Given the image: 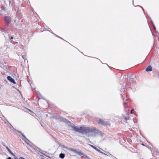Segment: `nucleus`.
Returning <instances> with one entry per match:
<instances>
[{
    "label": "nucleus",
    "instance_id": "obj_1",
    "mask_svg": "<svg viewBox=\"0 0 159 159\" xmlns=\"http://www.w3.org/2000/svg\"><path fill=\"white\" fill-rule=\"evenodd\" d=\"M71 127L74 131L85 134L88 137L91 136L93 133L95 132L96 130V129L94 128L90 129L88 127H79L73 124L71 125Z\"/></svg>",
    "mask_w": 159,
    "mask_h": 159
},
{
    "label": "nucleus",
    "instance_id": "obj_2",
    "mask_svg": "<svg viewBox=\"0 0 159 159\" xmlns=\"http://www.w3.org/2000/svg\"><path fill=\"white\" fill-rule=\"evenodd\" d=\"M68 150L70 151H71L74 152L80 155H84V153L78 149H74L72 148H69Z\"/></svg>",
    "mask_w": 159,
    "mask_h": 159
},
{
    "label": "nucleus",
    "instance_id": "obj_3",
    "mask_svg": "<svg viewBox=\"0 0 159 159\" xmlns=\"http://www.w3.org/2000/svg\"><path fill=\"white\" fill-rule=\"evenodd\" d=\"M7 79L8 80H9L11 82L13 83L14 84H16V83L15 82L14 80L11 77L8 76L7 77Z\"/></svg>",
    "mask_w": 159,
    "mask_h": 159
},
{
    "label": "nucleus",
    "instance_id": "obj_4",
    "mask_svg": "<svg viewBox=\"0 0 159 159\" xmlns=\"http://www.w3.org/2000/svg\"><path fill=\"white\" fill-rule=\"evenodd\" d=\"M98 123L101 125H105L106 124V123L102 119H99Z\"/></svg>",
    "mask_w": 159,
    "mask_h": 159
},
{
    "label": "nucleus",
    "instance_id": "obj_5",
    "mask_svg": "<svg viewBox=\"0 0 159 159\" xmlns=\"http://www.w3.org/2000/svg\"><path fill=\"white\" fill-rule=\"evenodd\" d=\"M4 18L6 22L8 24H9L11 21L10 17L7 16H5L4 17Z\"/></svg>",
    "mask_w": 159,
    "mask_h": 159
},
{
    "label": "nucleus",
    "instance_id": "obj_6",
    "mask_svg": "<svg viewBox=\"0 0 159 159\" xmlns=\"http://www.w3.org/2000/svg\"><path fill=\"white\" fill-rule=\"evenodd\" d=\"M91 146L93 148H94V149H95V150H96L98 152H101V153H102V154H103L105 155H106V154L104 153H103L102 152H101L100 151V150L99 149H98V148H97L95 147L92 145H91Z\"/></svg>",
    "mask_w": 159,
    "mask_h": 159
},
{
    "label": "nucleus",
    "instance_id": "obj_7",
    "mask_svg": "<svg viewBox=\"0 0 159 159\" xmlns=\"http://www.w3.org/2000/svg\"><path fill=\"white\" fill-rule=\"evenodd\" d=\"M152 70V66H149L147 67V68L146 69V71L147 72L150 71Z\"/></svg>",
    "mask_w": 159,
    "mask_h": 159
},
{
    "label": "nucleus",
    "instance_id": "obj_8",
    "mask_svg": "<svg viewBox=\"0 0 159 159\" xmlns=\"http://www.w3.org/2000/svg\"><path fill=\"white\" fill-rule=\"evenodd\" d=\"M7 150L12 155L14 156L15 157V156L13 154V153L8 148L7 146H5Z\"/></svg>",
    "mask_w": 159,
    "mask_h": 159
},
{
    "label": "nucleus",
    "instance_id": "obj_9",
    "mask_svg": "<svg viewBox=\"0 0 159 159\" xmlns=\"http://www.w3.org/2000/svg\"><path fill=\"white\" fill-rule=\"evenodd\" d=\"M59 118L61 120L63 121L64 122H67L68 121L67 120H66V119L63 118L62 117H59Z\"/></svg>",
    "mask_w": 159,
    "mask_h": 159
},
{
    "label": "nucleus",
    "instance_id": "obj_10",
    "mask_svg": "<svg viewBox=\"0 0 159 159\" xmlns=\"http://www.w3.org/2000/svg\"><path fill=\"white\" fill-rule=\"evenodd\" d=\"M129 81L131 82H133V75H132L130 76L129 77Z\"/></svg>",
    "mask_w": 159,
    "mask_h": 159
},
{
    "label": "nucleus",
    "instance_id": "obj_11",
    "mask_svg": "<svg viewBox=\"0 0 159 159\" xmlns=\"http://www.w3.org/2000/svg\"><path fill=\"white\" fill-rule=\"evenodd\" d=\"M65 157V154L63 153H61L59 155V157L62 159L63 158Z\"/></svg>",
    "mask_w": 159,
    "mask_h": 159
},
{
    "label": "nucleus",
    "instance_id": "obj_12",
    "mask_svg": "<svg viewBox=\"0 0 159 159\" xmlns=\"http://www.w3.org/2000/svg\"><path fill=\"white\" fill-rule=\"evenodd\" d=\"M13 0H9V5L11 4V5H13Z\"/></svg>",
    "mask_w": 159,
    "mask_h": 159
},
{
    "label": "nucleus",
    "instance_id": "obj_13",
    "mask_svg": "<svg viewBox=\"0 0 159 159\" xmlns=\"http://www.w3.org/2000/svg\"><path fill=\"white\" fill-rule=\"evenodd\" d=\"M83 156H85V157L86 158H87V159H90V158L89 157L87 156L86 155H85L84 154V155H83Z\"/></svg>",
    "mask_w": 159,
    "mask_h": 159
},
{
    "label": "nucleus",
    "instance_id": "obj_14",
    "mask_svg": "<svg viewBox=\"0 0 159 159\" xmlns=\"http://www.w3.org/2000/svg\"><path fill=\"white\" fill-rule=\"evenodd\" d=\"M152 25H153V27L154 29L155 30H156V28L155 26H154V24H153Z\"/></svg>",
    "mask_w": 159,
    "mask_h": 159
},
{
    "label": "nucleus",
    "instance_id": "obj_15",
    "mask_svg": "<svg viewBox=\"0 0 159 159\" xmlns=\"http://www.w3.org/2000/svg\"><path fill=\"white\" fill-rule=\"evenodd\" d=\"M134 111V109H132L131 110V111H130V113L131 114H132L133 113V111Z\"/></svg>",
    "mask_w": 159,
    "mask_h": 159
},
{
    "label": "nucleus",
    "instance_id": "obj_16",
    "mask_svg": "<svg viewBox=\"0 0 159 159\" xmlns=\"http://www.w3.org/2000/svg\"><path fill=\"white\" fill-rule=\"evenodd\" d=\"M13 39V37H12L10 39L11 40L12 39Z\"/></svg>",
    "mask_w": 159,
    "mask_h": 159
},
{
    "label": "nucleus",
    "instance_id": "obj_17",
    "mask_svg": "<svg viewBox=\"0 0 159 159\" xmlns=\"http://www.w3.org/2000/svg\"><path fill=\"white\" fill-rule=\"evenodd\" d=\"M7 159H11V157H9Z\"/></svg>",
    "mask_w": 159,
    "mask_h": 159
},
{
    "label": "nucleus",
    "instance_id": "obj_18",
    "mask_svg": "<svg viewBox=\"0 0 159 159\" xmlns=\"http://www.w3.org/2000/svg\"><path fill=\"white\" fill-rule=\"evenodd\" d=\"M65 148H67L66 147H65Z\"/></svg>",
    "mask_w": 159,
    "mask_h": 159
}]
</instances>
